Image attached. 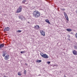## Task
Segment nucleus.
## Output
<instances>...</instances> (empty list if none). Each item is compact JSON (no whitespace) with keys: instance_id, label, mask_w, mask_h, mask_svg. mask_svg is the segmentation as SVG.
<instances>
[{"instance_id":"f257e3e1","label":"nucleus","mask_w":77,"mask_h":77,"mask_svg":"<svg viewBox=\"0 0 77 77\" xmlns=\"http://www.w3.org/2000/svg\"><path fill=\"white\" fill-rule=\"evenodd\" d=\"M33 16L35 18H38V17H40V15H41V13L40 12H39V11L35 10L33 13Z\"/></svg>"},{"instance_id":"f03ea898","label":"nucleus","mask_w":77,"mask_h":77,"mask_svg":"<svg viewBox=\"0 0 77 77\" xmlns=\"http://www.w3.org/2000/svg\"><path fill=\"white\" fill-rule=\"evenodd\" d=\"M22 9L23 6H19V8L17 9V13H19V12H21V11H22Z\"/></svg>"},{"instance_id":"7ed1b4c3","label":"nucleus","mask_w":77,"mask_h":77,"mask_svg":"<svg viewBox=\"0 0 77 77\" xmlns=\"http://www.w3.org/2000/svg\"><path fill=\"white\" fill-rule=\"evenodd\" d=\"M19 18L21 19L22 21H25V20H26L25 17L22 15H20L19 16Z\"/></svg>"},{"instance_id":"20e7f679","label":"nucleus","mask_w":77,"mask_h":77,"mask_svg":"<svg viewBox=\"0 0 77 77\" xmlns=\"http://www.w3.org/2000/svg\"><path fill=\"white\" fill-rule=\"evenodd\" d=\"M64 14L66 20H67V21H69V19H68V15H67V14H66V12H64Z\"/></svg>"},{"instance_id":"39448f33","label":"nucleus","mask_w":77,"mask_h":77,"mask_svg":"<svg viewBox=\"0 0 77 77\" xmlns=\"http://www.w3.org/2000/svg\"><path fill=\"white\" fill-rule=\"evenodd\" d=\"M8 54L7 52L6 51H4L3 52L2 56L3 57H5V56Z\"/></svg>"},{"instance_id":"423d86ee","label":"nucleus","mask_w":77,"mask_h":77,"mask_svg":"<svg viewBox=\"0 0 77 77\" xmlns=\"http://www.w3.org/2000/svg\"><path fill=\"white\" fill-rule=\"evenodd\" d=\"M40 33L41 34V35L43 36H45V32L43 31V30H40Z\"/></svg>"},{"instance_id":"0eeeda50","label":"nucleus","mask_w":77,"mask_h":77,"mask_svg":"<svg viewBox=\"0 0 77 77\" xmlns=\"http://www.w3.org/2000/svg\"><path fill=\"white\" fill-rule=\"evenodd\" d=\"M10 30V28L9 27H5L4 29V32H5L6 31H7V32L9 31V30Z\"/></svg>"},{"instance_id":"6e6552de","label":"nucleus","mask_w":77,"mask_h":77,"mask_svg":"<svg viewBox=\"0 0 77 77\" xmlns=\"http://www.w3.org/2000/svg\"><path fill=\"white\" fill-rule=\"evenodd\" d=\"M5 60H8L9 59V55L7 54L6 56L5 57Z\"/></svg>"},{"instance_id":"1a4fd4ad","label":"nucleus","mask_w":77,"mask_h":77,"mask_svg":"<svg viewBox=\"0 0 77 77\" xmlns=\"http://www.w3.org/2000/svg\"><path fill=\"white\" fill-rule=\"evenodd\" d=\"M42 57H44V58H45V59H47L49 57L48 55L46 54H44L43 56Z\"/></svg>"},{"instance_id":"9d476101","label":"nucleus","mask_w":77,"mask_h":77,"mask_svg":"<svg viewBox=\"0 0 77 77\" xmlns=\"http://www.w3.org/2000/svg\"><path fill=\"white\" fill-rule=\"evenodd\" d=\"M4 45H5V44H0V50H1V49H2V48H3V47H4Z\"/></svg>"},{"instance_id":"9b49d317","label":"nucleus","mask_w":77,"mask_h":77,"mask_svg":"<svg viewBox=\"0 0 77 77\" xmlns=\"http://www.w3.org/2000/svg\"><path fill=\"white\" fill-rule=\"evenodd\" d=\"M34 27H35V28H36V30H38V29H39L40 28L39 26V25H37L35 26Z\"/></svg>"},{"instance_id":"f8f14e48","label":"nucleus","mask_w":77,"mask_h":77,"mask_svg":"<svg viewBox=\"0 0 77 77\" xmlns=\"http://www.w3.org/2000/svg\"><path fill=\"white\" fill-rule=\"evenodd\" d=\"M73 53L75 55H77V52L76 51H73Z\"/></svg>"},{"instance_id":"ddd939ff","label":"nucleus","mask_w":77,"mask_h":77,"mask_svg":"<svg viewBox=\"0 0 77 77\" xmlns=\"http://www.w3.org/2000/svg\"><path fill=\"white\" fill-rule=\"evenodd\" d=\"M45 21H46V23H48V24H50L51 23L49 21V20H48V19H46L45 20Z\"/></svg>"},{"instance_id":"4468645a","label":"nucleus","mask_w":77,"mask_h":77,"mask_svg":"<svg viewBox=\"0 0 77 77\" xmlns=\"http://www.w3.org/2000/svg\"><path fill=\"white\" fill-rule=\"evenodd\" d=\"M66 30H67L68 32H71V31H72V29H66Z\"/></svg>"},{"instance_id":"2eb2a0df","label":"nucleus","mask_w":77,"mask_h":77,"mask_svg":"<svg viewBox=\"0 0 77 77\" xmlns=\"http://www.w3.org/2000/svg\"><path fill=\"white\" fill-rule=\"evenodd\" d=\"M41 62H42V61L41 60H38L36 61V62H38V63H40Z\"/></svg>"},{"instance_id":"dca6fc26","label":"nucleus","mask_w":77,"mask_h":77,"mask_svg":"<svg viewBox=\"0 0 77 77\" xmlns=\"http://www.w3.org/2000/svg\"><path fill=\"white\" fill-rule=\"evenodd\" d=\"M44 54H43V53H40V55L42 56V57L44 56Z\"/></svg>"},{"instance_id":"f3484780","label":"nucleus","mask_w":77,"mask_h":77,"mask_svg":"<svg viewBox=\"0 0 77 77\" xmlns=\"http://www.w3.org/2000/svg\"><path fill=\"white\" fill-rule=\"evenodd\" d=\"M17 74L18 75H21V73L20 72H19Z\"/></svg>"},{"instance_id":"a211bd4d","label":"nucleus","mask_w":77,"mask_h":77,"mask_svg":"<svg viewBox=\"0 0 77 77\" xmlns=\"http://www.w3.org/2000/svg\"><path fill=\"white\" fill-rule=\"evenodd\" d=\"M26 52L25 51H21L20 52V53L22 54H23V53H24Z\"/></svg>"},{"instance_id":"6ab92c4d","label":"nucleus","mask_w":77,"mask_h":77,"mask_svg":"<svg viewBox=\"0 0 77 77\" xmlns=\"http://www.w3.org/2000/svg\"><path fill=\"white\" fill-rule=\"evenodd\" d=\"M21 32V31L20 30H18L17 31V32H18V33H20Z\"/></svg>"},{"instance_id":"aec40b11","label":"nucleus","mask_w":77,"mask_h":77,"mask_svg":"<svg viewBox=\"0 0 77 77\" xmlns=\"http://www.w3.org/2000/svg\"><path fill=\"white\" fill-rule=\"evenodd\" d=\"M74 48L75 49L77 50V45L75 46L74 47Z\"/></svg>"},{"instance_id":"412c9836","label":"nucleus","mask_w":77,"mask_h":77,"mask_svg":"<svg viewBox=\"0 0 77 77\" xmlns=\"http://www.w3.org/2000/svg\"><path fill=\"white\" fill-rule=\"evenodd\" d=\"M24 74L25 75L26 74V70H25L24 72Z\"/></svg>"},{"instance_id":"4be33fe9","label":"nucleus","mask_w":77,"mask_h":77,"mask_svg":"<svg viewBox=\"0 0 77 77\" xmlns=\"http://www.w3.org/2000/svg\"><path fill=\"white\" fill-rule=\"evenodd\" d=\"M26 2V0L23 1V3H25V2Z\"/></svg>"},{"instance_id":"5701e85b","label":"nucleus","mask_w":77,"mask_h":77,"mask_svg":"<svg viewBox=\"0 0 77 77\" xmlns=\"http://www.w3.org/2000/svg\"><path fill=\"white\" fill-rule=\"evenodd\" d=\"M47 63L48 64H50V62L48 61L47 62Z\"/></svg>"},{"instance_id":"b1692460","label":"nucleus","mask_w":77,"mask_h":77,"mask_svg":"<svg viewBox=\"0 0 77 77\" xmlns=\"http://www.w3.org/2000/svg\"><path fill=\"white\" fill-rule=\"evenodd\" d=\"M61 10H62V11H65V9H64V8H62L61 9Z\"/></svg>"},{"instance_id":"393cba45","label":"nucleus","mask_w":77,"mask_h":77,"mask_svg":"<svg viewBox=\"0 0 77 77\" xmlns=\"http://www.w3.org/2000/svg\"><path fill=\"white\" fill-rule=\"evenodd\" d=\"M75 38H77V33H76L75 34Z\"/></svg>"},{"instance_id":"a878e982","label":"nucleus","mask_w":77,"mask_h":77,"mask_svg":"<svg viewBox=\"0 0 77 77\" xmlns=\"http://www.w3.org/2000/svg\"><path fill=\"white\" fill-rule=\"evenodd\" d=\"M67 37L68 38H70V35H68Z\"/></svg>"},{"instance_id":"bb28decb","label":"nucleus","mask_w":77,"mask_h":77,"mask_svg":"<svg viewBox=\"0 0 77 77\" xmlns=\"http://www.w3.org/2000/svg\"><path fill=\"white\" fill-rule=\"evenodd\" d=\"M26 65L27 66V63H25Z\"/></svg>"},{"instance_id":"cd10ccee","label":"nucleus","mask_w":77,"mask_h":77,"mask_svg":"<svg viewBox=\"0 0 77 77\" xmlns=\"http://www.w3.org/2000/svg\"><path fill=\"white\" fill-rule=\"evenodd\" d=\"M68 40H69H69H70V39H69V38L68 39Z\"/></svg>"},{"instance_id":"c85d7f7f","label":"nucleus","mask_w":77,"mask_h":77,"mask_svg":"<svg viewBox=\"0 0 77 77\" xmlns=\"http://www.w3.org/2000/svg\"><path fill=\"white\" fill-rule=\"evenodd\" d=\"M64 54H65V53L64 52L63 53Z\"/></svg>"},{"instance_id":"c756f323","label":"nucleus","mask_w":77,"mask_h":77,"mask_svg":"<svg viewBox=\"0 0 77 77\" xmlns=\"http://www.w3.org/2000/svg\"><path fill=\"white\" fill-rule=\"evenodd\" d=\"M76 13H77V11H76Z\"/></svg>"}]
</instances>
